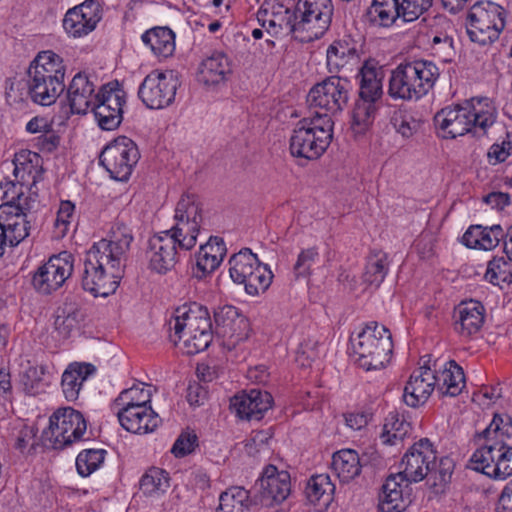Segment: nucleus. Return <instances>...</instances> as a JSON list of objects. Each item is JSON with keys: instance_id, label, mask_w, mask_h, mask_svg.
Segmentation results:
<instances>
[{"instance_id": "680f3d73", "label": "nucleus", "mask_w": 512, "mask_h": 512, "mask_svg": "<svg viewBox=\"0 0 512 512\" xmlns=\"http://www.w3.org/2000/svg\"><path fill=\"white\" fill-rule=\"evenodd\" d=\"M197 446V436L194 433L185 432L179 435L171 448L176 457H184L192 453Z\"/></svg>"}, {"instance_id": "58836bf2", "label": "nucleus", "mask_w": 512, "mask_h": 512, "mask_svg": "<svg viewBox=\"0 0 512 512\" xmlns=\"http://www.w3.org/2000/svg\"><path fill=\"white\" fill-rule=\"evenodd\" d=\"M437 374V391L443 396L455 397L465 387V375L461 366L454 360L445 363Z\"/></svg>"}, {"instance_id": "72a5a7b5", "label": "nucleus", "mask_w": 512, "mask_h": 512, "mask_svg": "<svg viewBox=\"0 0 512 512\" xmlns=\"http://www.w3.org/2000/svg\"><path fill=\"white\" fill-rule=\"evenodd\" d=\"M357 78H359V98L377 103L383 95V69L374 60H367L360 68Z\"/></svg>"}, {"instance_id": "338daca9", "label": "nucleus", "mask_w": 512, "mask_h": 512, "mask_svg": "<svg viewBox=\"0 0 512 512\" xmlns=\"http://www.w3.org/2000/svg\"><path fill=\"white\" fill-rule=\"evenodd\" d=\"M512 150V144L510 141H502L501 144H493L487 154L488 162L491 165L504 162L510 155Z\"/></svg>"}, {"instance_id": "bb28decb", "label": "nucleus", "mask_w": 512, "mask_h": 512, "mask_svg": "<svg viewBox=\"0 0 512 512\" xmlns=\"http://www.w3.org/2000/svg\"><path fill=\"white\" fill-rule=\"evenodd\" d=\"M132 241V230L118 221L112 225L107 238L95 242L91 247L125 267L126 255Z\"/></svg>"}, {"instance_id": "69168bd1", "label": "nucleus", "mask_w": 512, "mask_h": 512, "mask_svg": "<svg viewBox=\"0 0 512 512\" xmlns=\"http://www.w3.org/2000/svg\"><path fill=\"white\" fill-rule=\"evenodd\" d=\"M44 375L43 367L28 365L23 372L22 382L28 392H34L42 381Z\"/></svg>"}, {"instance_id": "de8ad7c7", "label": "nucleus", "mask_w": 512, "mask_h": 512, "mask_svg": "<svg viewBox=\"0 0 512 512\" xmlns=\"http://www.w3.org/2000/svg\"><path fill=\"white\" fill-rule=\"evenodd\" d=\"M335 490V485L331 482L327 474L312 476L306 486L305 493L308 500L313 504L327 506Z\"/></svg>"}, {"instance_id": "2f4dec72", "label": "nucleus", "mask_w": 512, "mask_h": 512, "mask_svg": "<svg viewBox=\"0 0 512 512\" xmlns=\"http://www.w3.org/2000/svg\"><path fill=\"white\" fill-rule=\"evenodd\" d=\"M226 253L224 240L217 236H211L204 245L200 246L195 255V266L192 269L193 276L202 279L214 272L220 266Z\"/></svg>"}, {"instance_id": "4468645a", "label": "nucleus", "mask_w": 512, "mask_h": 512, "mask_svg": "<svg viewBox=\"0 0 512 512\" xmlns=\"http://www.w3.org/2000/svg\"><path fill=\"white\" fill-rule=\"evenodd\" d=\"M297 32H305L303 41L319 39L329 29L334 6L332 0H299L297 2Z\"/></svg>"}, {"instance_id": "aec40b11", "label": "nucleus", "mask_w": 512, "mask_h": 512, "mask_svg": "<svg viewBox=\"0 0 512 512\" xmlns=\"http://www.w3.org/2000/svg\"><path fill=\"white\" fill-rule=\"evenodd\" d=\"M22 194V191L14 193L0 205V224L10 246L18 245L30 234V220L20 203Z\"/></svg>"}, {"instance_id": "a878e982", "label": "nucleus", "mask_w": 512, "mask_h": 512, "mask_svg": "<svg viewBox=\"0 0 512 512\" xmlns=\"http://www.w3.org/2000/svg\"><path fill=\"white\" fill-rule=\"evenodd\" d=\"M172 334L183 332H202L212 330V322L209 311L206 307L191 303L183 305L175 310L173 320L170 321Z\"/></svg>"}, {"instance_id": "37998d69", "label": "nucleus", "mask_w": 512, "mask_h": 512, "mask_svg": "<svg viewBox=\"0 0 512 512\" xmlns=\"http://www.w3.org/2000/svg\"><path fill=\"white\" fill-rule=\"evenodd\" d=\"M152 391L144 383H138L120 392L118 397L111 403V410L129 407L151 406Z\"/></svg>"}, {"instance_id": "dca6fc26", "label": "nucleus", "mask_w": 512, "mask_h": 512, "mask_svg": "<svg viewBox=\"0 0 512 512\" xmlns=\"http://www.w3.org/2000/svg\"><path fill=\"white\" fill-rule=\"evenodd\" d=\"M125 103L126 93L117 81L104 84L100 88L93 113L102 130L112 131L119 127Z\"/></svg>"}, {"instance_id": "423d86ee", "label": "nucleus", "mask_w": 512, "mask_h": 512, "mask_svg": "<svg viewBox=\"0 0 512 512\" xmlns=\"http://www.w3.org/2000/svg\"><path fill=\"white\" fill-rule=\"evenodd\" d=\"M333 125V120L327 115H310L301 119L290 138L292 156L318 159L331 143Z\"/></svg>"}, {"instance_id": "c03bdc74", "label": "nucleus", "mask_w": 512, "mask_h": 512, "mask_svg": "<svg viewBox=\"0 0 512 512\" xmlns=\"http://www.w3.org/2000/svg\"><path fill=\"white\" fill-rule=\"evenodd\" d=\"M213 338V330L202 332H183L181 334H170L173 344L186 355H195L204 351Z\"/></svg>"}, {"instance_id": "cd10ccee", "label": "nucleus", "mask_w": 512, "mask_h": 512, "mask_svg": "<svg viewBox=\"0 0 512 512\" xmlns=\"http://www.w3.org/2000/svg\"><path fill=\"white\" fill-rule=\"evenodd\" d=\"M436 386V371L427 366L419 367L410 375L404 388L403 399L408 406L418 407L427 402Z\"/></svg>"}, {"instance_id": "412c9836", "label": "nucleus", "mask_w": 512, "mask_h": 512, "mask_svg": "<svg viewBox=\"0 0 512 512\" xmlns=\"http://www.w3.org/2000/svg\"><path fill=\"white\" fill-rule=\"evenodd\" d=\"M102 19V9L96 0H85L67 10L62 20L66 34L71 38L87 36Z\"/></svg>"}, {"instance_id": "a211bd4d", "label": "nucleus", "mask_w": 512, "mask_h": 512, "mask_svg": "<svg viewBox=\"0 0 512 512\" xmlns=\"http://www.w3.org/2000/svg\"><path fill=\"white\" fill-rule=\"evenodd\" d=\"M179 86L178 79L172 72L149 73L141 83L138 95L150 109H163L173 103Z\"/></svg>"}, {"instance_id": "e2e57ef3", "label": "nucleus", "mask_w": 512, "mask_h": 512, "mask_svg": "<svg viewBox=\"0 0 512 512\" xmlns=\"http://www.w3.org/2000/svg\"><path fill=\"white\" fill-rule=\"evenodd\" d=\"M430 44L434 53L445 60L453 54V39L445 33L433 35L430 39Z\"/></svg>"}, {"instance_id": "ddd939ff", "label": "nucleus", "mask_w": 512, "mask_h": 512, "mask_svg": "<svg viewBox=\"0 0 512 512\" xmlns=\"http://www.w3.org/2000/svg\"><path fill=\"white\" fill-rule=\"evenodd\" d=\"M140 158L137 145L126 136H119L102 150L100 164L117 181H127Z\"/></svg>"}, {"instance_id": "6e6552de", "label": "nucleus", "mask_w": 512, "mask_h": 512, "mask_svg": "<svg viewBox=\"0 0 512 512\" xmlns=\"http://www.w3.org/2000/svg\"><path fill=\"white\" fill-rule=\"evenodd\" d=\"M229 274L234 283L242 284L251 296L264 293L272 283L273 273L260 262L248 248L240 250L229 259Z\"/></svg>"}, {"instance_id": "79ce46f5", "label": "nucleus", "mask_w": 512, "mask_h": 512, "mask_svg": "<svg viewBox=\"0 0 512 512\" xmlns=\"http://www.w3.org/2000/svg\"><path fill=\"white\" fill-rule=\"evenodd\" d=\"M360 457L355 450L342 449L332 456L331 469L342 482H349L361 472Z\"/></svg>"}, {"instance_id": "13d9d810", "label": "nucleus", "mask_w": 512, "mask_h": 512, "mask_svg": "<svg viewBox=\"0 0 512 512\" xmlns=\"http://www.w3.org/2000/svg\"><path fill=\"white\" fill-rule=\"evenodd\" d=\"M404 22H412L423 15L431 6L432 0H399Z\"/></svg>"}, {"instance_id": "b1692460", "label": "nucleus", "mask_w": 512, "mask_h": 512, "mask_svg": "<svg viewBox=\"0 0 512 512\" xmlns=\"http://www.w3.org/2000/svg\"><path fill=\"white\" fill-rule=\"evenodd\" d=\"M216 323L215 333L223 338L222 345L232 350L236 345L247 338L245 331L248 323L239 316L236 307L225 305L214 312Z\"/></svg>"}, {"instance_id": "7c9ffc66", "label": "nucleus", "mask_w": 512, "mask_h": 512, "mask_svg": "<svg viewBox=\"0 0 512 512\" xmlns=\"http://www.w3.org/2000/svg\"><path fill=\"white\" fill-rule=\"evenodd\" d=\"M112 411L116 414L120 425L134 434L153 432L161 423L160 417L151 406L119 408Z\"/></svg>"}, {"instance_id": "603ef678", "label": "nucleus", "mask_w": 512, "mask_h": 512, "mask_svg": "<svg viewBox=\"0 0 512 512\" xmlns=\"http://www.w3.org/2000/svg\"><path fill=\"white\" fill-rule=\"evenodd\" d=\"M484 279L495 286L512 283V261L503 256H495L487 263Z\"/></svg>"}, {"instance_id": "f03ea898", "label": "nucleus", "mask_w": 512, "mask_h": 512, "mask_svg": "<svg viewBox=\"0 0 512 512\" xmlns=\"http://www.w3.org/2000/svg\"><path fill=\"white\" fill-rule=\"evenodd\" d=\"M497 110L487 97H474L462 104L440 109L433 118L439 137L455 139L468 133L485 134L496 120Z\"/></svg>"}, {"instance_id": "6e6d98bb", "label": "nucleus", "mask_w": 512, "mask_h": 512, "mask_svg": "<svg viewBox=\"0 0 512 512\" xmlns=\"http://www.w3.org/2000/svg\"><path fill=\"white\" fill-rule=\"evenodd\" d=\"M106 451L104 449H85L76 458V469L80 476L88 477L104 462Z\"/></svg>"}, {"instance_id": "2eb2a0df", "label": "nucleus", "mask_w": 512, "mask_h": 512, "mask_svg": "<svg viewBox=\"0 0 512 512\" xmlns=\"http://www.w3.org/2000/svg\"><path fill=\"white\" fill-rule=\"evenodd\" d=\"M73 271L74 256L68 251L60 252L38 267L32 277V286L39 294L50 295L65 284Z\"/></svg>"}, {"instance_id": "f3484780", "label": "nucleus", "mask_w": 512, "mask_h": 512, "mask_svg": "<svg viewBox=\"0 0 512 512\" xmlns=\"http://www.w3.org/2000/svg\"><path fill=\"white\" fill-rule=\"evenodd\" d=\"M297 3L295 0H265L257 12V20L270 35L282 31L297 32Z\"/></svg>"}, {"instance_id": "0e129e2a", "label": "nucleus", "mask_w": 512, "mask_h": 512, "mask_svg": "<svg viewBox=\"0 0 512 512\" xmlns=\"http://www.w3.org/2000/svg\"><path fill=\"white\" fill-rule=\"evenodd\" d=\"M34 147L41 152H53L60 144V137L52 129L47 130L33 139Z\"/></svg>"}, {"instance_id": "473e14b6", "label": "nucleus", "mask_w": 512, "mask_h": 512, "mask_svg": "<svg viewBox=\"0 0 512 512\" xmlns=\"http://www.w3.org/2000/svg\"><path fill=\"white\" fill-rule=\"evenodd\" d=\"M13 174L16 182L22 187L38 182L43 174L42 157L30 150H20L13 159Z\"/></svg>"}, {"instance_id": "1a4fd4ad", "label": "nucleus", "mask_w": 512, "mask_h": 512, "mask_svg": "<svg viewBox=\"0 0 512 512\" xmlns=\"http://www.w3.org/2000/svg\"><path fill=\"white\" fill-rule=\"evenodd\" d=\"M505 9L492 1L476 2L467 15L469 39L481 46L495 42L505 27Z\"/></svg>"}, {"instance_id": "3c124183", "label": "nucleus", "mask_w": 512, "mask_h": 512, "mask_svg": "<svg viewBox=\"0 0 512 512\" xmlns=\"http://www.w3.org/2000/svg\"><path fill=\"white\" fill-rule=\"evenodd\" d=\"M369 15L373 22L380 26L389 27L397 19H402L399 0H373Z\"/></svg>"}, {"instance_id": "7ed1b4c3", "label": "nucleus", "mask_w": 512, "mask_h": 512, "mask_svg": "<svg viewBox=\"0 0 512 512\" xmlns=\"http://www.w3.org/2000/svg\"><path fill=\"white\" fill-rule=\"evenodd\" d=\"M439 75L432 61L401 63L391 71L387 93L393 100L417 101L434 87Z\"/></svg>"}, {"instance_id": "c9c22d12", "label": "nucleus", "mask_w": 512, "mask_h": 512, "mask_svg": "<svg viewBox=\"0 0 512 512\" xmlns=\"http://www.w3.org/2000/svg\"><path fill=\"white\" fill-rule=\"evenodd\" d=\"M504 230L500 225H471L462 236V242L468 248L492 250L503 240Z\"/></svg>"}, {"instance_id": "8fccbe9b", "label": "nucleus", "mask_w": 512, "mask_h": 512, "mask_svg": "<svg viewBox=\"0 0 512 512\" xmlns=\"http://www.w3.org/2000/svg\"><path fill=\"white\" fill-rule=\"evenodd\" d=\"M357 55L354 43L349 39L334 41L327 49V66L331 73L338 72L344 67L349 59Z\"/></svg>"}, {"instance_id": "bf43d9fd", "label": "nucleus", "mask_w": 512, "mask_h": 512, "mask_svg": "<svg viewBox=\"0 0 512 512\" xmlns=\"http://www.w3.org/2000/svg\"><path fill=\"white\" fill-rule=\"evenodd\" d=\"M319 257V252L316 247L302 250L294 265V272L297 277H306L311 274V268Z\"/></svg>"}, {"instance_id": "09e8293b", "label": "nucleus", "mask_w": 512, "mask_h": 512, "mask_svg": "<svg viewBox=\"0 0 512 512\" xmlns=\"http://www.w3.org/2000/svg\"><path fill=\"white\" fill-rule=\"evenodd\" d=\"M389 271L388 254L381 250L372 251L367 257L364 282L378 287Z\"/></svg>"}, {"instance_id": "a18cd8bd", "label": "nucleus", "mask_w": 512, "mask_h": 512, "mask_svg": "<svg viewBox=\"0 0 512 512\" xmlns=\"http://www.w3.org/2000/svg\"><path fill=\"white\" fill-rule=\"evenodd\" d=\"M82 320V313L79 306L74 302H64L56 311L54 328L64 339L78 328Z\"/></svg>"}, {"instance_id": "052dcab7", "label": "nucleus", "mask_w": 512, "mask_h": 512, "mask_svg": "<svg viewBox=\"0 0 512 512\" xmlns=\"http://www.w3.org/2000/svg\"><path fill=\"white\" fill-rule=\"evenodd\" d=\"M318 356L317 341L308 339L300 343L296 352V362L302 367H309Z\"/></svg>"}, {"instance_id": "864d4df0", "label": "nucleus", "mask_w": 512, "mask_h": 512, "mask_svg": "<svg viewBox=\"0 0 512 512\" xmlns=\"http://www.w3.org/2000/svg\"><path fill=\"white\" fill-rule=\"evenodd\" d=\"M376 111V102L359 98L352 112V129L354 132L364 133L373 123Z\"/></svg>"}, {"instance_id": "e433bc0d", "label": "nucleus", "mask_w": 512, "mask_h": 512, "mask_svg": "<svg viewBox=\"0 0 512 512\" xmlns=\"http://www.w3.org/2000/svg\"><path fill=\"white\" fill-rule=\"evenodd\" d=\"M231 63L222 52H215L204 59L200 65L198 80L204 85H218L231 74Z\"/></svg>"}, {"instance_id": "4c0bfd02", "label": "nucleus", "mask_w": 512, "mask_h": 512, "mask_svg": "<svg viewBox=\"0 0 512 512\" xmlns=\"http://www.w3.org/2000/svg\"><path fill=\"white\" fill-rule=\"evenodd\" d=\"M404 478L399 474L390 475L382 486L379 495V509L381 512H402L407 506L403 496L402 483Z\"/></svg>"}, {"instance_id": "0eeeda50", "label": "nucleus", "mask_w": 512, "mask_h": 512, "mask_svg": "<svg viewBox=\"0 0 512 512\" xmlns=\"http://www.w3.org/2000/svg\"><path fill=\"white\" fill-rule=\"evenodd\" d=\"M124 267L90 247L85 253L80 283L94 297H107L117 290Z\"/></svg>"}, {"instance_id": "4be33fe9", "label": "nucleus", "mask_w": 512, "mask_h": 512, "mask_svg": "<svg viewBox=\"0 0 512 512\" xmlns=\"http://www.w3.org/2000/svg\"><path fill=\"white\" fill-rule=\"evenodd\" d=\"M258 495L256 498L264 506H272L283 502L291 492L290 474L285 471H279L274 465H268L263 470L261 478L258 480Z\"/></svg>"}, {"instance_id": "39448f33", "label": "nucleus", "mask_w": 512, "mask_h": 512, "mask_svg": "<svg viewBox=\"0 0 512 512\" xmlns=\"http://www.w3.org/2000/svg\"><path fill=\"white\" fill-rule=\"evenodd\" d=\"M355 363L366 371L384 368L390 361L393 342L390 331L377 322H369L351 338Z\"/></svg>"}, {"instance_id": "9b49d317", "label": "nucleus", "mask_w": 512, "mask_h": 512, "mask_svg": "<svg viewBox=\"0 0 512 512\" xmlns=\"http://www.w3.org/2000/svg\"><path fill=\"white\" fill-rule=\"evenodd\" d=\"M349 90V81L338 76H330L317 83L307 95L310 115H327L332 119V115L346 107Z\"/></svg>"}, {"instance_id": "4d7b16f0", "label": "nucleus", "mask_w": 512, "mask_h": 512, "mask_svg": "<svg viewBox=\"0 0 512 512\" xmlns=\"http://www.w3.org/2000/svg\"><path fill=\"white\" fill-rule=\"evenodd\" d=\"M75 206L71 201H61L53 224V237L62 239L69 231L74 219Z\"/></svg>"}, {"instance_id": "774afa93", "label": "nucleus", "mask_w": 512, "mask_h": 512, "mask_svg": "<svg viewBox=\"0 0 512 512\" xmlns=\"http://www.w3.org/2000/svg\"><path fill=\"white\" fill-rule=\"evenodd\" d=\"M393 125L403 137H411L419 128V123L411 116H395L392 119Z\"/></svg>"}, {"instance_id": "c756f323", "label": "nucleus", "mask_w": 512, "mask_h": 512, "mask_svg": "<svg viewBox=\"0 0 512 512\" xmlns=\"http://www.w3.org/2000/svg\"><path fill=\"white\" fill-rule=\"evenodd\" d=\"M273 398L267 391L251 389L231 399V408L241 419L260 420L272 406Z\"/></svg>"}, {"instance_id": "393cba45", "label": "nucleus", "mask_w": 512, "mask_h": 512, "mask_svg": "<svg viewBox=\"0 0 512 512\" xmlns=\"http://www.w3.org/2000/svg\"><path fill=\"white\" fill-rule=\"evenodd\" d=\"M176 240L168 232L162 231L149 239L147 257L151 270L164 274L171 270L177 262Z\"/></svg>"}, {"instance_id": "a19ab883", "label": "nucleus", "mask_w": 512, "mask_h": 512, "mask_svg": "<svg viewBox=\"0 0 512 512\" xmlns=\"http://www.w3.org/2000/svg\"><path fill=\"white\" fill-rule=\"evenodd\" d=\"M257 502L244 487L232 486L220 494L216 512H247Z\"/></svg>"}, {"instance_id": "f257e3e1", "label": "nucleus", "mask_w": 512, "mask_h": 512, "mask_svg": "<svg viewBox=\"0 0 512 512\" xmlns=\"http://www.w3.org/2000/svg\"><path fill=\"white\" fill-rule=\"evenodd\" d=\"M480 436L485 443L472 454L471 469L497 480L511 476L512 447L506 440L512 436V417L505 413L494 414Z\"/></svg>"}, {"instance_id": "6ab92c4d", "label": "nucleus", "mask_w": 512, "mask_h": 512, "mask_svg": "<svg viewBox=\"0 0 512 512\" xmlns=\"http://www.w3.org/2000/svg\"><path fill=\"white\" fill-rule=\"evenodd\" d=\"M436 450L428 438L416 442L403 456L397 473L406 482H419L436 467Z\"/></svg>"}, {"instance_id": "5701e85b", "label": "nucleus", "mask_w": 512, "mask_h": 512, "mask_svg": "<svg viewBox=\"0 0 512 512\" xmlns=\"http://www.w3.org/2000/svg\"><path fill=\"white\" fill-rule=\"evenodd\" d=\"M486 319V308L474 299L461 301L453 312L454 331L463 339L470 340L482 330Z\"/></svg>"}, {"instance_id": "9d476101", "label": "nucleus", "mask_w": 512, "mask_h": 512, "mask_svg": "<svg viewBox=\"0 0 512 512\" xmlns=\"http://www.w3.org/2000/svg\"><path fill=\"white\" fill-rule=\"evenodd\" d=\"M87 429L81 412L63 407L57 409L49 418V427L42 433V442L50 449H63L82 439Z\"/></svg>"}, {"instance_id": "ea45409f", "label": "nucleus", "mask_w": 512, "mask_h": 512, "mask_svg": "<svg viewBox=\"0 0 512 512\" xmlns=\"http://www.w3.org/2000/svg\"><path fill=\"white\" fill-rule=\"evenodd\" d=\"M143 43L157 57L167 58L175 51V34L168 27H154L142 34Z\"/></svg>"}, {"instance_id": "49530a36", "label": "nucleus", "mask_w": 512, "mask_h": 512, "mask_svg": "<svg viewBox=\"0 0 512 512\" xmlns=\"http://www.w3.org/2000/svg\"><path fill=\"white\" fill-rule=\"evenodd\" d=\"M411 431V424L398 411H391L385 418L381 439L383 443L395 445Z\"/></svg>"}, {"instance_id": "5fc2aeb1", "label": "nucleus", "mask_w": 512, "mask_h": 512, "mask_svg": "<svg viewBox=\"0 0 512 512\" xmlns=\"http://www.w3.org/2000/svg\"><path fill=\"white\" fill-rule=\"evenodd\" d=\"M168 473L160 468H150L140 479V489L146 495L165 492L169 486Z\"/></svg>"}, {"instance_id": "f8f14e48", "label": "nucleus", "mask_w": 512, "mask_h": 512, "mask_svg": "<svg viewBox=\"0 0 512 512\" xmlns=\"http://www.w3.org/2000/svg\"><path fill=\"white\" fill-rule=\"evenodd\" d=\"M174 219V226L165 232L176 240L180 249H192L196 245L202 223V207L197 195L185 193L181 196Z\"/></svg>"}, {"instance_id": "20e7f679", "label": "nucleus", "mask_w": 512, "mask_h": 512, "mask_svg": "<svg viewBox=\"0 0 512 512\" xmlns=\"http://www.w3.org/2000/svg\"><path fill=\"white\" fill-rule=\"evenodd\" d=\"M66 68L63 59L53 51H42L28 69V94L40 105L53 104L64 91Z\"/></svg>"}, {"instance_id": "c85d7f7f", "label": "nucleus", "mask_w": 512, "mask_h": 512, "mask_svg": "<svg viewBox=\"0 0 512 512\" xmlns=\"http://www.w3.org/2000/svg\"><path fill=\"white\" fill-rule=\"evenodd\" d=\"M95 87V83L85 73L79 72L72 78L67 88V102L73 114L93 111L98 96Z\"/></svg>"}, {"instance_id": "f704fd0d", "label": "nucleus", "mask_w": 512, "mask_h": 512, "mask_svg": "<svg viewBox=\"0 0 512 512\" xmlns=\"http://www.w3.org/2000/svg\"><path fill=\"white\" fill-rule=\"evenodd\" d=\"M96 372L90 363H71L64 370L61 378V388L64 397L69 402L79 398L84 382Z\"/></svg>"}]
</instances>
